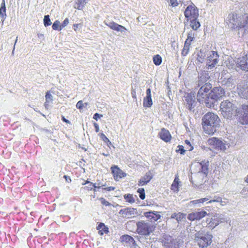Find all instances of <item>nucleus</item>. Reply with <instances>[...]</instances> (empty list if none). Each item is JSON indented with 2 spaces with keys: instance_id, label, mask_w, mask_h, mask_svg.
Returning <instances> with one entry per match:
<instances>
[{
  "instance_id": "15",
  "label": "nucleus",
  "mask_w": 248,
  "mask_h": 248,
  "mask_svg": "<svg viewBox=\"0 0 248 248\" xmlns=\"http://www.w3.org/2000/svg\"><path fill=\"white\" fill-rule=\"evenodd\" d=\"M206 216L210 217L205 211L202 210L198 212H193L188 214L187 218L190 221L200 220Z\"/></svg>"
},
{
  "instance_id": "53",
  "label": "nucleus",
  "mask_w": 248,
  "mask_h": 248,
  "mask_svg": "<svg viewBox=\"0 0 248 248\" xmlns=\"http://www.w3.org/2000/svg\"><path fill=\"white\" fill-rule=\"evenodd\" d=\"M57 234L54 233H51L48 235L47 240L51 241L52 240H57Z\"/></svg>"
},
{
  "instance_id": "45",
  "label": "nucleus",
  "mask_w": 248,
  "mask_h": 248,
  "mask_svg": "<svg viewBox=\"0 0 248 248\" xmlns=\"http://www.w3.org/2000/svg\"><path fill=\"white\" fill-rule=\"evenodd\" d=\"M195 33L192 31H190L188 32L187 35V38L186 41L191 43V42L194 39Z\"/></svg>"
},
{
  "instance_id": "3",
  "label": "nucleus",
  "mask_w": 248,
  "mask_h": 248,
  "mask_svg": "<svg viewBox=\"0 0 248 248\" xmlns=\"http://www.w3.org/2000/svg\"><path fill=\"white\" fill-rule=\"evenodd\" d=\"M136 232L140 235L135 237L139 242L142 243L145 241L143 236L148 237L155 231V226L144 220H140L136 222Z\"/></svg>"
},
{
  "instance_id": "8",
  "label": "nucleus",
  "mask_w": 248,
  "mask_h": 248,
  "mask_svg": "<svg viewBox=\"0 0 248 248\" xmlns=\"http://www.w3.org/2000/svg\"><path fill=\"white\" fill-rule=\"evenodd\" d=\"M206 58L205 69L214 68L219 61V55L217 51H209Z\"/></svg>"
},
{
  "instance_id": "17",
  "label": "nucleus",
  "mask_w": 248,
  "mask_h": 248,
  "mask_svg": "<svg viewBox=\"0 0 248 248\" xmlns=\"http://www.w3.org/2000/svg\"><path fill=\"white\" fill-rule=\"evenodd\" d=\"M111 172L115 181H119L126 175V174L121 170L117 165H113L111 167Z\"/></svg>"
},
{
  "instance_id": "32",
  "label": "nucleus",
  "mask_w": 248,
  "mask_h": 248,
  "mask_svg": "<svg viewBox=\"0 0 248 248\" xmlns=\"http://www.w3.org/2000/svg\"><path fill=\"white\" fill-rule=\"evenodd\" d=\"M97 230H99V233L103 235L104 233L107 234L109 232L108 228L104 223L100 222L96 227Z\"/></svg>"
},
{
  "instance_id": "10",
  "label": "nucleus",
  "mask_w": 248,
  "mask_h": 248,
  "mask_svg": "<svg viewBox=\"0 0 248 248\" xmlns=\"http://www.w3.org/2000/svg\"><path fill=\"white\" fill-rule=\"evenodd\" d=\"M230 62L232 66L234 64L235 62L237 67L243 71L248 72V52L244 56L239 57L235 61L233 60Z\"/></svg>"
},
{
  "instance_id": "24",
  "label": "nucleus",
  "mask_w": 248,
  "mask_h": 248,
  "mask_svg": "<svg viewBox=\"0 0 248 248\" xmlns=\"http://www.w3.org/2000/svg\"><path fill=\"white\" fill-rule=\"evenodd\" d=\"M153 175L150 171L146 172V174L139 180L138 182L139 186H144L147 184L152 179Z\"/></svg>"
},
{
  "instance_id": "12",
  "label": "nucleus",
  "mask_w": 248,
  "mask_h": 248,
  "mask_svg": "<svg viewBox=\"0 0 248 248\" xmlns=\"http://www.w3.org/2000/svg\"><path fill=\"white\" fill-rule=\"evenodd\" d=\"M208 70L205 69L204 67V70H201L198 73V86L199 87L207 83V80L210 78L211 76Z\"/></svg>"
},
{
  "instance_id": "7",
  "label": "nucleus",
  "mask_w": 248,
  "mask_h": 248,
  "mask_svg": "<svg viewBox=\"0 0 248 248\" xmlns=\"http://www.w3.org/2000/svg\"><path fill=\"white\" fill-rule=\"evenodd\" d=\"M237 121L242 125H248V105L243 104L236 111Z\"/></svg>"
},
{
  "instance_id": "60",
  "label": "nucleus",
  "mask_w": 248,
  "mask_h": 248,
  "mask_svg": "<svg viewBox=\"0 0 248 248\" xmlns=\"http://www.w3.org/2000/svg\"><path fill=\"white\" fill-rule=\"evenodd\" d=\"M152 159L153 160V162L155 164H157L158 163L160 162V159L158 157H156L155 156H153L152 157Z\"/></svg>"
},
{
  "instance_id": "61",
  "label": "nucleus",
  "mask_w": 248,
  "mask_h": 248,
  "mask_svg": "<svg viewBox=\"0 0 248 248\" xmlns=\"http://www.w3.org/2000/svg\"><path fill=\"white\" fill-rule=\"evenodd\" d=\"M102 117H103V115L102 114H100L98 113H95L94 114L93 116V118L95 119L96 121H97L98 119L101 118Z\"/></svg>"
},
{
  "instance_id": "33",
  "label": "nucleus",
  "mask_w": 248,
  "mask_h": 248,
  "mask_svg": "<svg viewBox=\"0 0 248 248\" xmlns=\"http://www.w3.org/2000/svg\"><path fill=\"white\" fill-rule=\"evenodd\" d=\"M67 236L66 233L61 232L57 234V241H59L61 245L64 246L66 244Z\"/></svg>"
},
{
  "instance_id": "4",
  "label": "nucleus",
  "mask_w": 248,
  "mask_h": 248,
  "mask_svg": "<svg viewBox=\"0 0 248 248\" xmlns=\"http://www.w3.org/2000/svg\"><path fill=\"white\" fill-rule=\"evenodd\" d=\"M213 235L209 232L199 231L195 234V240L200 248H204L212 242Z\"/></svg>"
},
{
  "instance_id": "19",
  "label": "nucleus",
  "mask_w": 248,
  "mask_h": 248,
  "mask_svg": "<svg viewBox=\"0 0 248 248\" xmlns=\"http://www.w3.org/2000/svg\"><path fill=\"white\" fill-rule=\"evenodd\" d=\"M120 241L121 242H125L130 247L136 248L138 246L133 237L128 234H124L120 237Z\"/></svg>"
},
{
  "instance_id": "35",
  "label": "nucleus",
  "mask_w": 248,
  "mask_h": 248,
  "mask_svg": "<svg viewBox=\"0 0 248 248\" xmlns=\"http://www.w3.org/2000/svg\"><path fill=\"white\" fill-rule=\"evenodd\" d=\"M179 181L178 178L175 177L172 184L171 185L170 189L171 190L173 191L174 192H177L179 191Z\"/></svg>"
},
{
  "instance_id": "20",
  "label": "nucleus",
  "mask_w": 248,
  "mask_h": 248,
  "mask_svg": "<svg viewBox=\"0 0 248 248\" xmlns=\"http://www.w3.org/2000/svg\"><path fill=\"white\" fill-rule=\"evenodd\" d=\"M209 51L207 46L202 47L197 54L196 60L199 63H203Z\"/></svg>"
},
{
  "instance_id": "13",
  "label": "nucleus",
  "mask_w": 248,
  "mask_h": 248,
  "mask_svg": "<svg viewBox=\"0 0 248 248\" xmlns=\"http://www.w3.org/2000/svg\"><path fill=\"white\" fill-rule=\"evenodd\" d=\"M80 236L78 234H76L74 232H71L69 234V238H75L76 242V248H92L91 244H90L89 241L87 239H84L82 242L78 239V237Z\"/></svg>"
},
{
  "instance_id": "48",
  "label": "nucleus",
  "mask_w": 248,
  "mask_h": 248,
  "mask_svg": "<svg viewBox=\"0 0 248 248\" xmlns=\"http://www.w3.org/2000/svg\"><path fill=\"white\" fill-rule=\"evenodd\" d=\"M137 192L139 193V197L141 200H144L145 198V190L143 188H139Z\"/></svg>"
},
{
  "instance_id": "36",
  "label": "nucleus",
  "mask_w": 248,
  "mask_h": 248,
  "mask_svg": "<svg viewBox=\"0 0 248 248\" xmlns=\"http://www.w3.org/2000/svg\"><path fill=\"white\" fill-rule=\"evenodd\" d=\"M98 136L100 138L101 140H102L108 147H110V146H112L113 148H114V146L112 145L111 141L104 133H100L98 134Z\"/></svg>"
},
{
  "instance_id": "1",
  "label": "nucleus",
  "mask_w": 248,
  "mask_h": 248,
  "mask_svg": "<svg viewBox=\"0 0 248 248\" xmlns=\"http://www.w3.org/2000/svg\"><path fill=\"white\" fill-rule=\"evenodd\" d=\"M220 119L214 113L208 112L202 119V124L204 132L209 135H213L220 126Z\"/></svg>"
},
{
  "instance_id": "54",
  "label": "nucleus",
  "mask_w": 248,
  "mask_h": 248,
  "mask_svg": "<svg viewBox=\"0 0 248 248\" xmlns=\"http://www.w3.org/2000/svg\"><path fill=\"white\" fill-rule=\"evenodd\" d=\"M168 247L169 248H179V243L176 240H174L173 243L170 244V246Z\"/></svg>"
},
{
  "instance_id": "51",
  "label": "nucleus",
  "mask_w": 248,
  "mask_h": 248,
  "mask_svg": "<svg viewBox=\"0 0 248 248\" xmlns=\"http://www.w3.org/2000/svg\"><path fill=\"white\" fill-rule=\"evenodd\" d=\"M30 140L34 141L36 144H38L39 143L38 138L35 135H31L30 138Z\"/></svg>"
},
{
  "instance_id": "18",
  "label": "nucleus",
  "mask_w": 248,
  "mask_h": 248,
  "mask_svg": "<svg viewBox=\"0 0 248 248\" xmlns=\"http://www.w3.org/2000/svg\"><path fill=\"white\" fill-rule=\"evenodd\" d=\"M120 215H122L124 217L129 218L130 216L134 215H138L136 208L129 207L125 208L122 209L119 212Z\"/></svg>"
},
{
  "instance_id": "23",
  "label": "nucleus",
  "mask_w": 248,
  "mask_h": 248,
  "mask_svg": "<svg viewBox=\"0 0 248 248\" xmlns=\"http://www.w3.org/2000/svg\"><path fill=\"white\" fill-rule=\"evenodd\" d=\"M105 24L110 28L111 30L117 31H120L121 32H123L127 31L126 29L123 26L118 24V23L114 22L111 21L108 23H105Z\"/></svg>"
},
{
  "instance_id": "50",
  "label": "nucleus",
  "mask_w": 248,
  "mask_h": 248,
  "mask_svg": "<svg viewBox=\"0 0 248 248\" xmlns=\"http://www.w3.org/2000/svg\"><path fill=\"white\" fill-rule=\"evenodd\" d=\"M99 200L100 201L101 203L106 206H109L112 205V204L109 203L108 202L106 201L105 199L103 197H101L99 199Z\"/></svg>"
},
{
  "instance_id": "5",
  "label": "nucleus",
  "mask_w": 248,
  "mask_h": 248,
  "mask_svg": "<svg viewBox=\"0 0 248 248\" xmlns=\"http://www.w3.org/2000/svg\"><path fill=\"white\" fill-rule=\"evenodd\" d=\"M221 114L227 119H231L234 113H236L238 109L235 104L228 101H223L220 104Z\"/></svg>"
},
{
  "instance_id": "16",
  "label": "nucleus",
  "mask_w": 248,
  "mask_h": 248,
  "mask_svg": "<svg viewBox=\"0 0 248 248\" xmlns=\"http://www.w3.org/2000/svg\"><path fill=\"white\" fill-rule=\"evenodd\" d=\"M238 93L241 98L248 99V80H245L239 85Z\"/></svg>"
},
{
  "instance_id": "49",
  "label": "nucleus",
  "mask_w": 248,
  "mask_h": 248,
  "mask_svg": "<svg viewBox=\"0 0 248 248\" xmlns=\"http://www.w3.org/2000/svg\"><path fill=\"white\" fill-rule=\"evenodd\" d=\"M177 148L178 149L176 150L177 153H179L182 155H184L185 154L186 150L184 149V147L183 145H178Z\"/></svg>"
},
{
  "instance_id": "22",
  "label": "nucleus",
  "mask_w": 248,
  "mask_h": 248,
  "mask_svg": "<svg viewBox=\"0 0 248 248\" xmlns=\"http://www.w3.org/2000/svg\"><path fill=\"white\" fill-rule=\"evenodd\" d=\"M144 216L151 221H157L161 218V216L158 214L157 211H150L144 213Z\"/></svg>"
},
{
  "instance_id": "39",
  "label": "nucleus",
  "mask_w": 248,
  "mask_h": 248,
  "mask_svg": "<svg viewBox=\"0 0 248 248\" xmlns=\"http://www.w3.org/2000/svg\"><path fill=\"white\" fill-rule=\"evenodd\" d=\"M153 61L155 65L159 66L161 64L162 59L159 54H156L153 57Z\"/></svg>"
},
{
  "instance_id": "28",
  "label": "nucleus",
  "mask_w": 248,
  "mask_h": 248,
  "mask_svg": "<svg viewBox=\"0 0 248 248\" xmlns=\"http://www.w3.org/2000/svg\"><path fill=\"white\" fill-rule=\"evenodd\" d=\"M206 227L210 228V229H213L219 224L218 221L214 217V215L211 218L207 217L206 219Z\"/></svg>"
},
{
  "instance_id": "31",
  "label": "nucleus",
  "mask_w": 248,
  "mask_h": 248,
  "mask_svg": "<svg viewBox=\"0 0 248 248\" xmlns=\"http://www.w3.org/2000/svg\"><path fill=\"white\" fill-rule=\"evenodd\" d=\"M162 238L164 241V245L166 247H170L174 241L171 236L165 233L163 234Z\"/></svg>"
},
{
  "instance_id": "26",
  "label": "nucleus",
  "mask_w": 248,
  "mask_h": 248,
  "mask_svg": "<svg viewBox=\"0 0 248 248\" xmlns=\"http://www.w3.org/2000/svg\"><path fill=\"white\" fill-rule=\"evenodd\" d=\"M186 214L182 212L172 213L170 216L171 219H175L178 223L180 224L183 221H185Z\"/></svg>"
},
{
  "instance_id": "63",
  "label": "nucleus",
  "mask_w": 248,
  "mask_h": 248,
  "mask_svg": "<svg viewBox=\"0 0 248 248\" xmlns=\"http://www.w3.org/2000/svg\"><path fill=\"white\" fill-rule=\"evenodd\" d=\"M60 217L63 219V221L64 222L68 221L70 220V217L69 216H63L61 215Z\"/></svg>"
},
{
  "instance_id": "64",
  "label": "nucleus",
  "mask_w": 248,
  "mask_h": 248,
  "mask_svg": "<svg viewBox=\"0 0 248 248\" xmlns=\"http://www.w3.org/2000/svg\"><path fill=\"white\" fill-rule=\"evenodd\" d=\"M222 201V199L221 197H217L216 199L212 200L209 201L207 203H212L213 202H221Z\"/></svg>"
},
{
  "instance_id": "44",
  "label": "nucleus",
  "mask_w": 248,
  "mask_h": 248,
  "mask_svg": "<svg viewBox=\"0 0 248 248\" xmlns=\"http://www.w3.org/2000/svg\"><path fill=\"white\" fill-rule=\"evenodd\" d=\"M153 105L152 99L144 98L143 105L145 108H150Z\"/></svg>"
},
{
  "instance_id": "62",
  "label": "nucleus",
  "mask_w": 248,
  "mask_h": 248,
  "mask_svg": "<svg viewBox=\"0 0 248 248\" xmlns=\"http://www.w3.org/2000/svg\"><path fill=\"white\" fill-rule=\"evenodd\" d=\"M190 203L193 205H195L197 204L201 203L202 202L201 199L195 200L193 201H190Z\"/></svg>"
},
{
  "instance_id": "43",
  "label": "nucleus",
  "mask_w": 248,
  "mask_h": 248,
  "mask_svg": "<svg viewBox=\"0 0 248 248\" xmlns=\"http://www.w3.org/2000/svg\"><path fill=\"white\" fill-rule=\"evenodd\" d=\"M43 23L45 27H47L52 24L49 15H45L44 16Z\"/></svg>"
},
{
  "instance_id": "37",
  "label": "nucleus",
  "mask_w": 248,
  "mask_h": 248,
  "mask_svg": "<svg viewBox=\"0 0 248 248\" xmlns=\"http://www.w3.org/2000/svg\"><path fill=\"white\" fill-rule=\"evenodd\" d=\"M124 198L126 202L130 203H133L135 202V199L132 194L128 193L124 194Z\"/></svg>"
},
{
  "instance_id": "40",
  "label": "nucleus",
  "mask_w": 248,
  "mask_h": 248,
  "mask_svg": "<svg viewBox=\"0 0 248 248\" xmlns=\"http://www.w3.org/2000/svg\"><path fill=\"white\" fill-rule=\"evenodd\" d=\"M76 4H77V7H75V8L79 10H82L84 7V4L87 3V0H77Z\"/></svg>"
},
{
  "instance_id": "14",
  "label": "nucleus",
  "mask_w": 248,
  "mask_h": 248,
  "mask_svg": "<svg viewBox=\"0 0 248 248\" xmlns=\"http://www.w3.org/2000/svg\"><path fill=\"white\" fill-rule=\"evenodd\" d=\"M208 143L213 148L220 150L226 149L225 144L217 138L213 137L209 139Z\"/></svg>"
},
{
  "instance_id": "58",
  "label": "nucleus",
  "mask_w": 248,
  "mask_h": 248,
  "mask_svg": "<svg viewBox=\"0 0 248 248\" xmlns=\"http://www.w3.org/2000/svg\"><path fill=\"white\" fill-rule=\"evenodd\" d=\"M82 27V24H74L73 25V29L75 31H77L78 28H81Z\"/></svg>"
},
{
  "instance_id": "11",
  "label": "nucleus",
  "mask_w": 248,
  "mask_h": 248,
  "mask_svg": "<svg viewBox=\"0 0 248 248\" xmlns=\"http://www.w3.org/2000/svg\"><path fill=\"white\" fill-rule=\"evenodd\" d=\"M212 84L209 82L201 86L197 94V100L199 102L204 101V100L206 99V97L208 94L207 93L212 89Z\"/></svg>"
},
{
  "instance_id": "57",
  "label": "nucleus",
  "mask_w": 248,
  "mask_h": 248,
  "mask_svg": "<svg viewBox=\"0 0 248 248\" xmlns=\"http://www.w3.org/2000/svg\"><path fill=\"white\" fill-rule=\"evenodd\" d=\"M83 107H84V105H83L82 101H81V100L78 101L76 104V107L78 109H81L83 108Z\"/></svg>"
},
{
  "instance_id": "59",
  "label": "nucleus",
  "mask_w": 248,
  "mask_h": 248,
  "mask_svg": "<svg viewBox=\"0 0 248 248\" xmlns=\"http://www.w3.org/2000/svg\"><path fill=\"white\" fill-rule=\"evenodd\" d=\"M171 6L174 7L178 5V2L177 0H169Z\"/></svg>"
},
{
  "instance_id": "27",
  "label": "nucleus",
  "mask_w": 248,
  "mask_h": 248,
  "mask_svg": "<svg viewBox=\"0 0 248 248\" xmlns=\"http://www.w3.org/2000/svg\"><path fill=\"white\" fill-rule=\"evenodd\" d=\"M220 81L222 86L227 87H232L234 84L233 78L231 75L227 76L226 78H220Z\"/></svg>"
},
{
  "instance_id": "30",
  "label": "nucleus",
  "mask_w": 248,
  "mask_h": 248,
  "mask_svg": "<svg viewBox=\"0 0 248 248\" xmlns=\"http://www.w3.org/2000/svg\"><path fill=\"white\" fill-rule=\"evenodd\" d=\"M199 17L192 18L190 21V26L194 31H197L200 27L201 24L198 20Z\"/></svg>"
},
{
  "instance_id": "52",
  "label": "nucleus",
  "mask_w": 248,
  "mask_h": 248,
  "mask_svg": "<svg viewBox=\"0 0 248 248\" xmlns=\"http://www.w3.org/2000/svg\"><path fill=\"white\" fill-rule=\"evenodd\" d=\"M37 128L41 132H45L47 134H51L53 133V132L51 131L50 130L47 129L46 128H42V127H41L40 126H37Z\"/></svg>"
},
{
  "instance_id": "25",
  "label": "nucleus",
  "mask_w": 248,
  "mask_h": 248,
  "mask_svg": "<svg viewBox=\"0 0 248 248\" xmlns=\"http://www.w3.org/2000/svg\"><path fill=\"white\" fill-rule=\"evenodd\" d=\"M201 169L200 172L202 173L205 176H207L209 173V161L208 160H203L199 162Z\"/></svg>"
},
{
  "instance_id": "2",
  "label": "nucleus",
  "mask_w": 248,
  "mask_h": 248,
  "mask_svg": "<svg viewBox=\"0 0 248 248\" xmlns=\"http://www.w3.org/2000/svg\"><path fill=\"white\" fill-rule=\"evenodd\" d=\"M224 94V90L220 86L211 89L210 92L207 94L206 99L204 100L206 107L211 108L217 106L218 101L222 99Z\"/></svg>"
},
{
  "instance_id": "55",
  "label": "nucleus",
  "mask_w": 248,
  "mask_h": 248,
  "mask_svg": "<svg viewBox=\"0 0 248 248\" xmlns=\"http://www.w3.org/2000/svg\"><path fill=\"white\" fill-rule=\"evenodd\" d=\"M48 239L46 236H42L38 239V242L40 243H44L46 244H48V241H46V240Z\"/></svg>"
},
{
  "instance_id": "41",
  "label": "nucleus",
  "mask_w": 248,
  "mask_h": 248,
  "mask_svg": "<svg viewBox=\"0 0 248 248\" xmlns=\"http://www.w3.org/2000/svg\"><path fill=\"white\" fill-rule=\"evenodd\" d=\"M185 100L186 102V103L188 104L189 103H191L192 102H195L194 96H192V93H185V96H184Z\"/></svg>"
},
{
  "instance_id": "9",
  "label": "nucleus",
  "mask_w": 248,
  "mask_h": 248,
  "mask_svg": "<svg viewBox=\"0 0 248 248\" xmlns=\"http://www.w3.org/2000/svg\"><path fill=\"white\" fill-rule=\"evenodd\" d=\"M191 4L188 5L184 11V16L187 22L192 18L199 17V9L190 1Z\"/></svg>"
},
{
  "instance_id": "56",
  "label": "nucleus",
  "mask_w": 248,
  "mask_h": 248,
  "mask_svg": "<svg viewBox=\"0 0 248 248\" xmlns=\"http://www.w3.org/2000/svg\"><path fill=\"white\" fill-rule=\"evenodd\" d=\"M69 23V19L68 18H66L64 21L61 24L62 29L66 27Z\"/></svg>"
},
{
  "instance_id": "46",
  "label": "nucleus",
  "mask_w": 248,
  "mask_h": 248,
  "mask_svg": "<svg viewBox=\"0 0 248 248\" xmlns=\"http://www.w3.org/2000/svg\"><path fill=\"white\" fill-rule=\"evenodd\" d=\"M45 97H46V102L44 104V105H45V107H46V104L47 103H49V101H52L53 100V96L50 94V91H48L46 93V95H45Z\"/></svg>"
},
{
  "instance_id": "34",
  "label": "nucleus",
  "mask_w": 248,
  "mask_h": 248,
  "mask_svg": "<svg viewBox=\"0 0 248 248\" xmlns=\"http://www.w3.org/2000/svg\"><path fill=\"white\" fill-rule=\"evenodd\" d=\"M214 217H215V218L218 221V224L224 222H228V221L230 220V219L228 218L225 215L217 213H216L214 215Z\"/></svg>"
},
{
  "instance_id": "6",
  "label": "nucleus",
  "mask_w": 248,
  "mask_h": 248,
  "mask_svg": "<svg viewBox=\"0 0 248 248\" xmlns=\"http://www.w3.org/2000/svg\"><path fill=\"white\" fill-rule=\"evenodd\" d=\"M230 16V28L232 29L239 30L240 29L245 28L248 24V17L237 18V15H232Z\"/></svg>"
},
{
  "instance_id": "38",
  "label": "nucleus",
  "mask_w": 248,
  "mask_h": 248,
  "mask_svg": "<svg viewBox=\"0 0 248 248\" xmlns=\"http://www.w3.org/2000/svg\"><path fill=\"white\" fill-rule=\"evenodd\" d=\"M211 185V182L208 180H205L203 184H201L198 186L199 189H201L203 191L207 190L209 189Z\"/></svg>"
},
{
  "instance_id": "29",
  "label": "nucleus",
  "mask_w": 248,
  "mask_h": 248,
  "mask_svg": "<svg viewBox=\"0 0 248 248\" xmlns=\"http://www.w3.org/2000/svg\"><path fill=\"white\" fill-rule=\"evenodd\" d=\"M6 8L5 0H2L0 7V16L1 18V25H3L4 21L6 18Z\"/></svg>"
},
{
  "instance_id": "42",
  "label": "nucleus",
  "mask_w": 248,
  "mask_h": 248,
  "mask_svg": "<svg viewBox=\"0 0 248 248\" xmlns=\"http://www.w3.org/2000/svg\"><path fill=\"white\" fill-rule=\"evenodd\" d=\"M52 28L53 30L61 31L62 29L61 26L60 22L58 20H55L52 24Z\"/></svg>"
},
{
  "instance_id": "47",
  "label": "nucleus",
  "mask_w": 248,
  "mask_h": 248,
  "mask_svg": "<svg viewBox=\"0 0 248 248\" xmlns=\"http://www.w3.org/2000/svg\"><path fill=\"white\" fill-rule=\"evenodd\" d=\"M0 120L5 122V123L4 124V126H7L10 122V119L9 118V117L5 115H2L0 117Z\"/></svg>"
},
{
  "instance_id": "21",
  "label": "nucleus",
  "mask_w": 248,
  "mask_h": 248,
  "mask_svg": "<svg viewBox=\"0 0 248 248\" xmlns=\"http://www.w3.org/2000/svg\"><path fill=\"white\" fill-rule=\"evenodd\" d=\"M158 136L160 139L166 142H169L172 138L169 131L164 128L161 129L160 132L158 133Z\"/></svg>"
}]
</instances>
